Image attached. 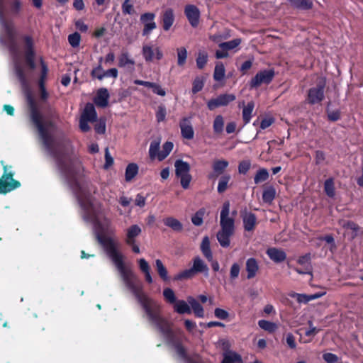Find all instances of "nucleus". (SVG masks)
Segmentation results:
<instances>
[{"instance_id":"22","label":"nucleus","mask_w":363,"mask_h":363,"mask_svg":"<svg viewBox=\"0 0 363 363\" xmlns=\"http://www.w3.org/2000/svg\"><path fill=\"white\" fill-rule=\"evenodd\" d=\"M81 117L86 118L90 122H95L97 120V113L94 106L91 103H87L85 105L84 111Z\"/></svg>"},{"instance_id":"59","label":"nucleus","mask_w":363,"mask_h":363,"mask_svg":"<svg viewBox=\"0 0 363 363\" xmlns=\"http://www.w3.org/2000/svg\"><path fill=\"white\" fill-rule=\"evenodd\" d=\"M311 254L307 253L304 255L299 257L297 260V262L301 265H303L304 267L306 266H311Z\"/></svg>"},{"instance_id":"12","label":"nucleus","mask_w":363,"mask_h":363,"mask_svg":"<svg viewBox=\"0 0 363 363\" xmlns=\"http://www.w3.org/2000/svg\"><path fill=\"white\" fill-rule=\"evenodd\" d=\"M142 55L147 62H152L155 55L157 60L163 57V52L158 47L153 48L152 46L145 45L143 46Z\"/></svg>"},{"instance_id":"53","label":"nucleus","mask_w":363,"mask_h":363,"mask_svg":"<svg viewBox=\"0 0 363 363\" xmlns=\"http://www.w3.org/2000/svg\"><path fill=\"white\" fill-rule=\"evenodd\" d=\"M96 124L94 125V130L97 134H104L106 132V121L104 119L100 118L99 121L96 120Z\"/></svg>"},{"instance_id":"9","label":"nucleus","mask_w":363,"mask_h":363,"mask_svg":"<svg viewBox=\"0 0 363 363\" xmlns=\"http://www.w3.org/2000/svg\"><path fill=\"white\" fill-rule=\"evenodd\" d=\"M236 96L233 94H223L216 98L210 99L207 103V107L209 110L213 111L220 106H226L230 102L235 101Z\"/></svg>"},{"instance_id":"35","label":"nucleus","mask_w":363,"mask_h":363,"mask_svg":"<svg viewBox=\"0 0 363 363\" xmlns=\"http://www.w3.org/2000/svg\"><path fill=\"white\" fill-rule=\"evenodd\" d=\"M206 213L205 208H199L191 217V222L196 226H201L203 223V217Z\"/></svg>"},{"instance_id":"23","label":"nucleus","mask_w":363,"mask_h":363,"mask_svg":"<svg viewBox=\"0 0 363 363\" xmlns=\"http://www.w3.org/2000/svg\"><path fill=\"white\" fill-rule=\"evenodd\" d=\"M187 301L191 306L195 316L197 318H203L204 311L203 306L192 296H189Z\"/></svg>"},{"instance_id":"2","label":"nucleus","mask_w":363,"mask_h":363,"mask_svg":"<svg viewBox=\"0 0 363 363\" xmlns=\"http://www.w3.org/2000/svg\"><path fill=\"white\" fill-rule=\"evenodd\" d=\"M96 239L114 263L125 287L133 294L141 306L148 320L154 324L160 333L164 335L167 343L174 347L177 354L180 357L186 359L187 357L186 350L180 342L176 341L171 323L161 315L160 304L144 292L143 283L138 276L130 268L125 267L123 255L118 250L117 245L113 239L102 233H97Z\"/></svg>"},{"instance_id":"25","label":"nucleus","mask_w":363,"mask_h":363,"mask_svg":"<svg viewBox=\"0 0 363 363\" xmlns=\"http://www.w3.org/2000/svg\"><path fill=\"white\" fill-rule=\"evenodd\" d=\"M221 363H242L241 356L233 351L224 352Z\"/></svg>"},{"instance_id":"28","label":"nucleus","mask_w":363,"mask_h":363,"mask_svg":"<svg viewBox=\"0 0 363 363\" xmlns=\"http://www.w3.org/2000/svg\"><path fill=\"white\" fill-rule=\"evenodd\" d=\"M228 166L229 162L225 160H215L212 163V169L214 170L215 174L222 176Z\"/></svg>"},{"instance_id":"14","label":"nucleus","mask_w":363,"mask_h":363,"mask_svg":"<svg viewBox=\"0 0 363 363\" xmlns=\"http://www.w3.org/2000/svg\"><path fill=\"white\" fill-rule=\"evenodd\" d=\"M179 127L181 129L182 136L187 140H191L194 136V131L193 127L187 118H183L180 123Z\"/></svg>"},{"instance_id":"56","label":"nucleus","mask_w":363,"mask_h":363,"mask_svg":"<svg viewBox=\"0 0 363 363\" xmlns=\"http://www.w3.org/2000/svg\"><path fill=\"white\" fill-rule=\"evenodd\" d=\"M167 111L164 106H159L156 111V119L158 123L162 122L165 120Z\"/></svg>"},{"instance_id":"20","label":"nucleus","mask_w":363,"mask_h":363,"mask_svg":"<svg viewBox=\"0 0 363 363\" xmlns=\"http://www.w3.org/2000/svg\"><path fill=\"white\" fill-rule=\"evenodd\" d=\"M135 61L130 58L129 53L127 51H123L118 56V66L121 68H130L134 69Z\"/></svg>"},{"instance_id":"51","label":"nucleus","mask_w":363,"mask_h":363,"mask_svg":"<svg viewBox=\"0 0 363 363\" xmlns=\"http://www.w3.org/2000/svg\"><path fill=\"white\" fill-rule=\"evenodd\" d=\"M313 6V0H299L295 8L299 10H310Z\"/></svg>"},{"instance_id":"61","label":"nucleus","mask_w":363,"mask_h":363,"mask_svg":"<svg viewBox=\"0 0 363 363\" xmlns=\"http://www.w3.org/2000/svg\"><path fill=\"white\" fill-rule=\"evenodd\" d=\"M103 72H104V70L102 65H98L96 67L92 69L90 74L92 79H99V77L103 75Z\"/></svg>"},{"instance_id":"34","label":"nucleus","mask_w":363,"mask_h":363,"mask_svg":"<svg viewBox=\"0 0 363 363\" xmlns=\"http://www.w3.org/2000/svg\"><path fill=\"white\" fill-rule=\"evenodd\" d=\"M160 140H154L150 143L149 148V156L152 160L156 157L159 160V155L161 150H160Z\"/></svg>"},{"instance_id":"7","label":"nucleus","mask_w":363,"mask_h":363,"mask_svg":"<svg viewBox=\"0 0 363 363\" xmlns=\"http://www.w3.org/2000/svg\"><path fill=\"white\" fill-rule=\"evenodd\" d=\"M275 75L274 69H264L258 72L250 82V89L257 88L262 84H270Z\"/></svg>"},{"instance_id":"15","label":"nucleus","mask_w":363,"mask_h":363,"mask_svg":"<svg viewBox=\"0 0 363 363\" xmlns=\"http://www.w3.org/2000/svg\"><path fill=\"white\" fill-rule=\"evenodd\" d=\"M266 253L269 259L275 263L282 262L286 259V252L283 250L277 247L268 248Z\"/></svg>"},{"instance_id":"47","label":"nucleus","mask_w":363,"mask_h":363,"mask_svg":"<svg viewBox=\"0 0 363 363\" xmlns=\"http://www.w3.org/2000/svg\"><path fill=\"white\" fill-rule=\"evenodd\" d=\"M204 86V80L202 77H196L192 83L191 91L194 94L201 91Z\"/></svg>"},{"instance_id":"36","label":"nucleus","mask_w":363,"mask_h":363,"mask_svg":"<svg viewBox=\"0 0 363 363\" xmlns=\"http://www.w3.org/2000/svg\"><path fill=\"white\" fill-rule=\"evenodd\" d=\"M22 9V2L21 0H11L9 1V11L13 16H18Z\"/></svg>"},{"instance_id":"58","label":"nucleus","mask_w":363,"mask_h":363,"mask_svg":"<svg viewBox=\"0 0 363 363\" xmlns=\"http://www.w3.org/2000/svg\"><path fill=\"white\" fill-rule=\"evenodd\" d=\"M292 298H296V300L298 303H307L310 301L309 295L301 294L298 293H292L289 295Z\"/></svg>"},{"instance_id":"60","label":"nucleus","mask_w":363,"mask_h":363,"mask_svg":"<svg viewBox=\"0 0 363 363\" xmlns=\"http://www.w3.org/2000/svg\"><path fill=\"white\" fill-rule=\"evenodd\" d=\"M215 316L220 320H226L229 317V313L222 308H216L214 311Z\"/></svg>"},{"instance_id":"1","label":"nucleus","mask_w":363,"mask_h":363,"mask_svg":"<svg viewBox=\"0 0 363 363\" xmlns=\"http://www.w3.org/2000/svg\"><path fill=\"white\" fill-rule=\"evenodd\" d=\"M26 99L30 121L38 130L43 145L55 160L56 166L65 182L75 194L78 203L84 211V219L86 221L95 220L96 215L94 211L90 197L84 192L74 174L71 159V140L65 136L55 140L48 130L55 126V123L50 120L44 121L43 115L30 91L26 92Z\"/></svg>"},{"instance_id":"26","label":"nucleus","mask_w":363,"mask_h":363,"mask_svg":"<svg viewBox=\"0 0 363 363\" xmlns=\"http://www.w3.org/2000/svg\"><path fill=\"white\" fill-rule=\"evenodd\" d=\"M276 189L270 185L266 186L262 192V201L264 203L271 204L276 197Z\"/></svg>"},{"instance_id":"31","label":"nucleus","mask_w":363,"mask_h":363,"mask_svg":"<svg viewBox=\"0 0 363 363\" xmlns=\"http://www.w3.org/2000/svg\"><path fill=\"white\" fill-rule=\"evenodd\" d=\"M230 179V174H225L220 177L217 186V191L219 194H223L228 189Z\"/></svg>"},{"instance_id":"39","label":"nucleus","mask_w":363,"mask_h":363,"mask_svg":"<svg viewBox=\"0 0 363 363\" xmlns=\"http://www.w3.org/2000/svg\"><path fill=\"white\" fill-rule=\"evenodd\" d=\"M324 191L326 195L330 198H333L335 195V189L334 179L330 177L324 182Z\"/></svg>"},{"instance_id":"29","label":"nucleus","mask_w":363,"mask_h":363,"mask_svg":"<svg viewBox=\"0 0 363 363\" xmlns=\"http://www.w3.org/2000/svg\"><path fill=\"white\" fill-rule=\"evenodd\" d=\"M201 250L203 256L208 261H213V254L210 246V240L208 237L206 236L203 238L201 244Z\"/></svg>"},{"instance_id":"48","label":"nucleus","mask_w":363,"mask_h":363,"mask_svg":"<svg viewBox=\"0 0 363 363\" xmlns=\"http://www.w3.org/2000/svg\"><path fill=\"white\" fill-rule=\"evenodd\" d=\"M196 61L197 67L200 69H202L208 61L207 53L206 52H199Z\"/></svg>"},{"instance_id":"5","label":"nucleus","mask_w":363,"mask_h":363,"mask_svg":"<svg viewBox=\"0 0 363 363\" xmlns=\"http://www.w3.org/2000/svg\"><path fill=\"white\" fill-rule=\"evenodd\" d=\"M325 77H318L315 86L308 90L306 99L307 103L310 105L321 103L325 99Z\"/></svg>"},{"instance_id":"44","label":"nucleus","mask_w":363,"mask_h":363,"mask_svg":"<svg viewBox=\"0 0 363 363\" xmlns=\"http://www.w3.org/2000/svg\"><path fill=\"white\" fill-rule=\"evenodd\" d=\"M241 43V40L239 38L233 39L232 40L221 43L219 44V48L222 50H230L237 48Z\"/></svg>"},{"instance_id":"57","label":"nucleus","mask_w":363,"mask_h":363,"mask_svg":"<svg viewBox=\"0 0 363 363\" xmlns=\"http://www.w3.org/2000/svg\"><path fill=\"white\" fill-rule=\"evenodd\" d=\"M149 88L152 89V92L155 94H157L161 96H164L166 95V91L162 86L155 82H151Z\"/></svg>"},{"instance_id":"37","label":"nucleus","mask_w":363,"mask_h":363,"mask_svg":"<svg viewBox=\"0 0 363 363\" xmlns=\"http://www.w3.org/2000/svg\"><path fill=\"white\" fill-rule=\"evenodd\" d=\"M258 325L260 328L269 333H274L278 328L276 323L266 320H259L258 321Z\"/></svg>"},{"instance_id":"33","label":"nucleus","mask_w":363,"mask_h":363,"mask_svg":"<svg viewBox=\"0 0 363 363\" xmlns=\"http://www.w3.org/2000/svg\"><path fill=\"white\" fill-rule=\"evenodd\" d=\"M138 166L135 163H130L127 165L125 172V179L130 182L138 173Z\"/></svg>"},{"instance_id":"19","label":"nucleus","mask_w":363,"mask_h":363,"mask_svg":"<svg viewBox=\"0 0 363 363\" xmlns=\"http://www.w3.org/2000/svg\"><path fill=\"white\" fill-rule=\"evenodd\" d=\"M245 270L247 273V278L248 279L255 277L259 270L258 262L255 258L250 257L247 259L245 263Z\"/></svg>"},{"instance_id":"52","label":"nucleus","mask_w":363,"mask_h":363,"mask_svg":"<svg viewBox=\"0 0 363 363\" xmlns=\"http://www.w3.org/2000/svg\"><path fill=\"white\" fill-rule=\"evenodd\" d=\"M118 75V71L116 68H111L107 70H104L103 75L99 77V80L101 81L106 77H112L116 79Z\"/></svg>"},{"instance_id":"13","label":"nucleus","mask_w":363,"mask_h":363,"mask_svg":"<svg viewBox=\"0 0 363 363\" xmlns=\"http://www.w3.org/2000/svg\"><path fill=\"white\" fill-rule=\"evenodd\" d=\"M110 94L106 88H100L97 90L96 96L94 99V104L101 108H105L108 104Z\"/></svg>"},{"instance_id":"46","label":"nucleus","mask_w":363,"mask_h":363,"mask_svg":"<svg viewBox=\"0 0 363 363\" xmlns=\"http://www.w3.org/2000/svg\"><path fill=\"white\" fill-rule=\"evenodd\" d=\"M40 65H41V72H40V79L38 81V84H45V81H46L48 73V67L42 57L40 58Z\"/></svg>"},{"instance_id":"50","label":"nucleus","mask_w":363,"mask_h":363,"mask_svg":"<svg viewBox=\"0 0 363 363\" xmlns=\"http://www.w3.org/2000/svg\"><path fill=\"white\" fill-rule=\"evenodd\" d=\"M81 35L79 33L75 32L69 35L68 42L72 48H77L80 44Z\"/></svg>"},{"instance_id":"64","label":"nucleus","mask_w":363,"mask_h":363,"mask_svg":"<svg viewBox=\"0 0 363 363\" xmlns=\"http://www.w3.org/2000/svg\"><path fill=\"white\" fill-rule=\"evenodd\" d=\"M323 359L327 363H336L338 361V357L336 354L330 352H327L323 354Z\"/></svg>"},{"instance_id":"42","label":"nucleus","mask_w":363,"mask_h":363,"mask_svg":"<svg viewBox=\"0 0 363 363\" xmlns=\"http://www.w3.org/2000/svg\"><path fill=\"white\" fill-rule=\"evenodd\" d=\"M174 147L172 142L167 141L162 145V150L160 152L159 161L164 160L172 152Z\"/></svg>"},{"instance_id":"16","label":"nucleus","mask_w":363,"mask_h":363,"mask_svg":"<svg viewBox=\"0 0 363 363\" xmlns=\"http://www.w3.org/2000/svg\"><path fill=\"white\" fill-rule=\"evenodd\" d=\"M239 108L242 107V120L245 125H247L250 123L252 117V112L255 108V103L254 101H251L247 103V104L245 105V101H242V102L239 103L238 105Z\"/></svg>"},{"instance_id":"49","label":"nucleus","mask_w":363,"mask_h":363,"mask_svg":"<svg viewBox=\"0 0 363 363\" xmlns=\"http://www.w3.org/2000/svg\"><path fill=\"white\" fill-rule=\"evenodd\" d=\"M163 296L165 300L169 303H175L177 302V298L175 296L174 291L170 288H166L163 291Z\"/></svg>"},{"instance_id":"8","label":"nucleus","mask_w":363,"mask_h":363,"mask_svg":"<svg viewBox=\"0 0 363 363\" xmlns=\"http://www.w3.org/2000/svg\"><path fill=\"white\" fill-rule=\"evenodd\" d=\"M230 203L225 201L220 211V224L221 230L234 232V219L229 217Z\"/></svg>"},{"instance_id":"18","label":"nucleus","mask_w":363,"mask_h":363,"mask_svg":"<svg viewBox=\"0 0 363 363\" xmlns=\"http://www.w3.org/2000/svg\"><path fill=\"white\" fill-rule=\"evenodd\" d=\"M243 226L245 231H252L257 225V217L252 212L245 213L242 216Z\"/></svg>"},{"instance_id":"6","label":"nucleus","mask_w":363,"mask_h":363,"mask_svg":"<svg viewBox=\"0 0 363 363\" xmlns=\"http://www.w3.org/2000/svg\"><path fill=\"white\" fill-rule=\"evenodd\" d=\"M175 175L180 179L181 186L184 189L189 187L192 177L190 174V164L182 160H177L174 162Z\"/></svg>"},{"instance_id":"17","label":"nucleus","mask_w":363,"mask_h":363,"mask_svg":"<svg viewBox=\"0 0 363 363\" xmlns=\"http://www.w3.org/2000/svg\"><path fill=\"white\" fill-rule=\"evenodd\" d=\"M162 28L168 31L174 22V14L172 9H167L162 15Z\"/></svg>"},{"instance_id":"54","label":"nucleus","mask_w":363,"mask_h":363,"mask_svg":"<svg viewBox=\"0 0 363 363\" xmlns=\"http://www.w3.org/2000/svg\"><path fill=\"white\" fill-rule=\"evenodd\" d=\"M251 167L250 160H242L238 164V172L242 174H246Z\"/></svg>"},{"instance_id":"38","label":"nucleus","mask_w":363,"mask_h":363,"mask_svg":"<svg viewBox=\"0 0 363 363\" xmlns=\"http://www.w3.org/2000/svg\"><path fill=\"white\" fill-rule=\"evenodd\" d=\"M225 69L221 62L216 63L213 72V79L215 81L220 82L225 77Z\"/></svg>"},{"instance_id":"32","label":"nucleus","mask_w":363,"mask_h":363,"mask_svg":"<svg viewBox=\"0 0 363 363\" xmlns=\"http://www.w3.org/2000/svg\"><path fill=\"white\" fill-rule=\"evenodd\" d=\"M174 311L179 314H191V309L189 304L184 300H178L174 306Z\"/></svg>"},{"instance_id":"55","label":"nucleus","mask_w":363,"mask_h":363,"mask_svg":"<svg viewBox=\"0 0 363 363\" xmlns=\"http://www.w3.org/2000/svg\"><path fill=\"white\" fill-rule=\"evenodd\" d=\"M240 266L238 263H233L230 269V278L231 280H235L240 274Z\"/></svg>"},{"instance_id":"63","label":"nucleus","mask_w":363,"mask_h":363,"mask_svg":"<svg viewBox=\"0 0 363 363\" xmlns=\"http://www.w3.org/2000/svg\"><path fill=\"white\" fill-rule=\"evenodd\" d=\"M341 113L339 110H335L333 111H327V116L328 119L330 121H337L340 118Z\"/></svg>"},{"instance_id":"30","label":"nucleus","mask_w":363,"mask_h":363,"mask_svg":"<svg viewBox=\"0 0 363 363\" xmlns=\"http://www.w3.org/2000/svg\"><path fill=\"white\" fill-rule=\"evenodd\" d=\"M155 268L159 277L163 281L167 282L169 281L168 271L160 259L155 260Z\"/></svg>"},{"instance_id":"43","label":"nucleus","mask_w":363,"mask_h":363,"mask_svg":"<svg viewBox=\"0 0 363 363\" xmlns=\"http://www.w3.org/2000/svg\"><path fill=\"white\" fill-rule=\"evenodd\" d=\"M224 128V119L223 117L221 115H218L216 116L213 124V131L216 134H220L223 131Z\"/></svg>"},{"instance_id":"24","label":"nucleus","mask_w":363,"mask_h":363,"mask_svg":"<svg viewBox=\"0 0 363 363\" xmlns=\"http://www.w3.org/2000/svg\"><path fill=\"white\" fill-rule=\"evenodd\" d=\"M164 224L175 232H182L183 230L182 223L177 218L169 216L163 219Z\"/></svg>"},{"instance_id":"62","label":"nucleus","mask_w":363,"mask_h":363,"mask_svg":"<svg viewBox=\"0 0 363 363\" xmlns=\"http://www.w3.org/2000/svg\"><path fill=\"white\" fill-rule=\"evenodd\" d=\"M130 1L125 0L122 4V11L123 14H133L134 13L133 6L129 3Z\"/></svg>"},{"instance_id":"11","label":"nucleus","mask_w":363,"mask_h":363,"mask_svg":"<svg viewBox=\"0 0 363 363\" xmlns=\"http://www.w3.org/2000/svg\"><path fill=\"white\" fill-rule=\"evenodd\" d=\"M184 14L193 28H196L199 26L201 13L196 6L193 4L186 5L184 7Z\"/></svg>"},{"instance_id":"4","label":"nucleus","mask_w":363,"mask_h":363,"mask_svg":"<svg viewBox=\"0 0 363 363\" xmlns=\"http://www.w3.org/2000/svg\"><path fill=\"white\" fill-rule=\"evenodd\" d=\"M3 166V174L0 177V194H6L21 186L19 181L13 179L15 172L11 165L5 164L1 161Z\"/></svg>"},{"instance_id":"3","label":"nucleus","mask_w":363,"mask_h":363,"mask_svg":"<svg viewBox=\"0 0 363 363\" xmlns=\"http://www.w3.org/2000/svg\"><path fill=\"white\" fill-rule=\"evenodd\" d=\"M193 264L189 269H184L177 274L174 278V281H182L192 279L198 274H203L205 277L209 275V268L205 262L199 257H194L192 259Z\"/></svg>"},{"instance_id":"45","label":"nucleus","mask_w":363,"mask_h":363,"mask_svg":"<svg viewBox=\"0 0 363 363\" xmlns=\"http://www.w3.org/2000/svg\"><path fill=\"white\" fill-rule=\"evenodd\" d=\"M177 65L182 67L185 65L187 58V51L184 47L177 49Z\"/></svg>"},{"instance_id":"27","label":"nucleus","mask_w":363,"mask_h":363,"mask_svg":"<svg viewBox=\"0 0 363 363\" xmlns=\"http://www.w3.org/2000/svg\"><path fill=\"white\" fill-rule=\"evenodd\" d=\"M233 234V232L228 230H221L217 233V239L220 246L223 247H228L230 243V236Z\"/></svg>"},{"instance_id":"10","label":"nucleus","mask_w":363,"mask_h":363,"mask_svg":"<svg viewBox=\"0 0 363 363\" xmlns=\"http://www.w3.org/2000/svg\"><path fill=\"white\" fill-rule=\"evenodd\" d=\"M155 18V14L151 12H147L140 16V21L144 26L142 32L143 36L149 35L157 28Z\"/></svg>"},{"instance_id":"40","label":"nucleus","mask_w":363,"mask_h":363,"mask_svg":"<svg viewBox=\"0 0 363 363\" xmlns=\"http://www.w3.org/2000/svg\"><path fill=\"white\" fill-rule=\"evenodd\" d=\"M15 72L16 75L20 82L21 84L23 87L26 88L28 86V82L26 76V74L24 72V70L19 65H15Z\"/></svg>"},{"instance_id":"21","label":"nucleus","mask_w":363,"mask_h":363,"mask_svg":"<svg viewBox=\"0 0 363 363\" xmlns=\"http://www.w3.org/2000/svg\"><path fill=\"white\" fill-rule=\"evenodd\" d=\"M142 230L138 225H132L126 230V238L125 242L126 244H133L135 242V238L140 235Z\"/></svg>"},{"instance_id":"41","label":"nucleus","mask_w":363,"mask_h":363,"mask_svg":"<svg viewBox=\"0 0 363 363\" xmlns=\"http://www.w3.org/2000/svg\"><path fill=\"white\" fill-rule=\"evenodd\" d=\"M269 177V174L267 169L265 168H261L257 172L254 177V182L255 184H259L268 180Z\"/></svg>"}]
</instances>
